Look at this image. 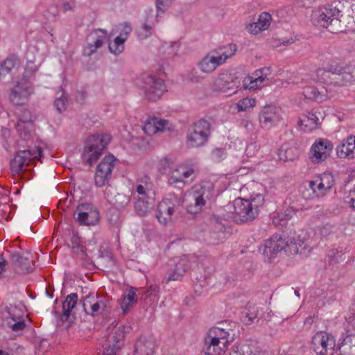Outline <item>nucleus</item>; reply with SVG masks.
<instances>
[{"instance_id":"1","label":"nucleus","mask_w":355,"mask_h":355,"mask_svg":"<svg viewBox=\"0 0 355 355\" xmlns=\"http://www.w3.org/2000/svg\"><path fill=\"white\" fill-rule=\"evenodd\" d=\"M315 80L327 85L343 87L355 81V67L343 68L337 63L327 65V69L318 68L315 71Z\"/></svg>"},{"instance_id":"2","label":"nucleus","mask_w":355,"mask_h":355,"mask_svg":"<svg viewBox=\"0 0 355 355\" xmlns=\"http://www.w3.org/2000/svg\"><path fill=\"white\" fill-rule=\"evenodd\" d=\"M340 11L336 7L323 6L313 12L311 21L315 26L328 29L332 33L343 31L339 19Z\"/></svg>"},{"instance_id":"3","label":"nucleus","mask_w":355,"mask_h":355,"mask_svg":"<svg viewBox=\"0 0 355 355\" xmlns=\"http://www.w3.org/2000/svg\"><path fill=\"white\" fill-rule=\"evenodd\" d=\"M109 135H92L87 139L82 154L83 162L88 165H92L101 156L103 150L110 141Z\"/></svg>"},{"instance_id":"4","label":"nucleus","mask_w":355,"mask_h":355,"mask_svg":"<svg viewBox=\"0 0 355 355\" xmlns=\"http://www.w3.org/2000/svg\"><path fill=\"white\" fill-rule=\"evenodd\" d=\"M125 327L120 325L118 327H109L101 342L104 349L103 355H116L117 351L123 345Z\"/></svg>"},{"instance_id":"5","label":"nucleus","mask_w":355,"mask_h":355,"mask_svg":"<svg viewBox=\"0 0 355 355\" xmlns=\"http://www.w3.org/2000/svg\"><path fill=\"white\" fill-rule=\"evenodd\" d=\"M184 200L181 196L169 194L168 197L164 198L159 202L156 212V218L159 223L163 225L172 221V216L182 206Z\"/></svg>"},{"instance_id":"6","label":"nucleus","mask_w":355,"mask_h":355,"mask_svg":"<svg viewBox=\"0 0 355 355\" xmlns=\"http://www.w3.org/2000/svg\"><path fill=\"white\" fill-rule=\"evenodd\" d=\"M210 134V123L205 119H200L193 123L192 130L187 136V144L189 148L202 146L207 143Z\"/></svg>"},{"instance_id":"7","label":"nucleus","mask_w":355,"mask_h":355,"mask_svg":"<svg viewBox=\"0 0 355 355\" xmlns=\"http://www.w3.org/2000/svg\"><path fill=\"white\" fill-rule=\"evenodd\" d=\"M140 80V87L149 101H157L166 91L164 80L156 76L144 73L141 76Z\"/></svg>"},{"instance_id":"8","label":"nucleus","mask_w":355,"mask_h":355,"mask_svg":"<svg viewBox=\"0 0 355 355\" xmlns=\"http://www.w3.org/2000/svg\"><path fill=\"white\" fill-rule=\"evenodd\" d=\"M42 148L37 150H19L15 157L10 161V169L13 174H19L26 171L25 167L40 160L42 157Z\"/></svg>"},{"instance_id":"9","label":"nucleus","mask_w":355,"mask_h":355,"mask_svg":"<svg viewBox=\"0 0 355 355\" xmlns=\"http://www.w3.org/2000/svg\"><path fill=\"white\" fill-rule=\"evenodd\" d=\"M73 216L77 221L83 225H95L100 218L98 210L92 203L80 204L76 207Z\"/></svg>"},{"instance_id":"10","label":"nucleus","mask_w":355,"mask_h":355,"mask_svg":"<svg viewBox=\"0 0 355 355\" xmlns=\"http://www.w3.org/2000/svg\"><path fill=\"white\" fill-rule=\"evenodd\" d=\"M33 92L28 78L24 76L10 89V101L16 105H23Z\"/></svg>"},{"instance_id":"11","label":"nucleus","mask_w":355,"mask_h":355,"mask_svg":"<svg viewBox=\"0 0 355 355\" xmlns=\"http://www.w3.org/2000/svg\"><path fill=\"white\" fill-rule=\"evenodd\" d=\"M116 159L112 155L105 156L98 164L94 180L96 187L105 185L110 180Z\"/></svg>"},{"instance_id":"12","label":"nucleus","mask_w":355,"mask_h":355,"mask_svg":"<svg viewBox=\"0 0 355 355\" xmlns=\"http://www.w3.org/2000/svg\"><path fill=\"white\" fill-rule=\"evenodd\" d=\"M132 195V191L130 190L127 192H117L110 184H107L104 190L105 198L117 210H123L129 205Z\"/></svg>"},{"instance_id":"13","label":"nucleus","mask_w":355,"mask_h":355,"mask_svg":"<svg viewBox=\"0 0 355 355\" xmlns=\"http://www.w3.org/2000/svg\"><path fill=\"white\" fill-rule=\"evenodd\" d=\"M283 250L287 251V241L279 234L273 235L259 247V252L268 260L275 257Z\"/></svg>"},{"instance_id":"14","label":"nucleus","mask_w":355,"mask_h":355,"mask_svg":"<svg viewBox=\"0 0 355 355\" xmlns=\"http://www.w3.org/2000/svg\"><path fill=\"white\" fill-rule=\"evenodd\" d=\"M233 206L236 220L240 222L252 221L258 216L256 208L252 207L249 200L237 198L234 201Z\"/></svg>"},{"instance_id":"15","label":"nucleus","mask_w":355,"mask_h":355,"mask_svg":"<svg viewBox=\"0 0 355 355\" xmlns=\"http://www.w3.org/2000/svg\"><path fill=\"white\" fill-rule=\"evenodd\" d=\"M214 185L210 182H202L199 185H195L191 189L192 198L195 202V207L198 212L205 206L206 200L212 197Z\"/></svg>"},{"instance_id":"16","label":"nucleus","mask_w":355,"mask_h":355,"mask_svg":"<svg viewBox=\"0 0 355 355\" xmlns=\"http://www.w3.org/2000/svg\"><path fill=\"white\" fill-rule=\"evenodd\" d=\"M240 86V80L235 76L229 72H223L219 74L214 82V87L216 90L231 95L234 94Z\"/></svg>"},{"instance_id":"17","label":"nucleus","mask_w":355,"mask_h":355,"mask_svg":"<svg viewBox=\"0 0 355 355\" xmlns=\"http://www.w3.org/2000/svg\"><path fill=\"white\" fill-rule=\"evenodd\" d=\"M312 344L318 355H327V351L336 346L334 336L324 331L318 332L312 338Z\"/></svg>"},{"instance_id":"18","label":"nucleus","mask_w":355,"mask_h":355,"mask_svg":"<svg viewBox=\"0 0 355 355\" xmlns=\"http://www.w3.org/2000/svg\"><path fill=\"white\" fill-rule=\"evenodd\" d=\"M10 259L17 273L26 274L33 271L34 261L30 253L21 254L19 252H13L10 255Z\"/></svg>"},{"instance_id":"19","label":"nucleus","mask_w":355,"mask_h":355,"mask_svg":"<svg viewBox=\"0 0 355 355\" xmlns=\"http://www.w3.org/2000/svg\"><path fill=\"white\" fill-rule=\"evenodd\" d=\"M107 33L104 29H95L87 37V45L83 49V55L90 56L101 47L106 40Z\"/></svg>"},{"instance_id":"20","label":"nucleus","mask_w":355,"mask_h":355,"mask_svg":"<svg viewBox=\"0 0 355 355\" xmlns=\"http://www.w3.org/2000/svg\"><path fill=\"white\" fill-rule=\"evenodd\" d=\"M333 145L329 141H320L315 143L310 150V159L313 163H320L329 157Z\"/></svg>"},{"instance_id":"21","label":"nucleus","mask_w":355,"mask_h":355,"mask_svg":"<svg viewBox=\"0 0 355 355\" xmlns=\"http://www.w3.org/2000/svg\"><path fill=\"white\" fill-rule=\"evenodd\" d=\"M324 118L323 112L312 110L302 114L298 121V123L304 130L311 131L318 128Z\"/></svg>"},{"instance_id":"22","label":"nucleus","mask_w":355,"mask_h":355,"mask_svg":"<svg viewBox=\"0 0 355 355\" xmlns=\"http://www.w3.org/2000/svg\"><path fill=\"white\" fill-rule=\"evenodd\" d=\"M169 121L168 120L158 119L157 117H149L144 125L143 130L148 135H153L158 132H164L170 130Z\"/></svg>"},{"instance_id":"23","label":"nucleus","mask_w":355,"mask_h":355,"mask_svg":"<svg viewBox=\"0 0 355 355\" xmlns=\"http://www.w3.org/2000/svg\"><path fill=\"white\" fill-rule=\"evenodd\" d=\"M278 120L277 109L275 105L263 107L259 114V122L264 128H271Z\"/></svg>"},{"instance_id":"24","label":"nucleus","mask_w":355,"mask_h":355,"mask_svg":"<svg viewBox=\"0 0 355 355\" xmlns=\"http://www.w3.org/2000/svg\"><path fill=\"white\" fill-rule=\"evenodd\" d=\"M78 300V294L76 293H71L66 297L65 300L62 302V313L60 314L56 310H54L53 313L56 317L60 318L62 323H64L69 320V318L72 313Z\"/></svg>"},{"instance_id":"25","label":"nucleus","mask_w":355,"mask_h":355,"mask_svg":"<svg viewBox=\"0 0 355 355\" xmlns=\"http://www.w3.org/2000/svg\"><path fill=\"white\" fill-rule=\"evenodd\" d=\"M336 153L340 158H355V135L344 139L336 147Z\"/></svg>"},{"instance_id":"26","label":"nucleus","mask_w":355,"mask_h":355,"mask_svg":"<svg viewBox=\"0 0 355 355\" xmlns=\"http://www.w3.org/2000/svg\"><path fill=\"white\" fill-rule=\"evenodd\" d=\"M190 267L191 263L188 257L187 256L182 257L176 262L174 269L166 279V282L170 281H180Z\"/></svg>"},{"instance_id":"27","label":"nucleus","mask_w":355,"mask_h":355,"mask_svg":"<svg viewBox=\"0 0 355 355\" xmlns=\"http://www.w3.org/2000/svg\"><path fill=\"white\" fill-rule=\"evenodd\" d=\"M209 226L211 232L210 241L213 244H217L222 241L225 237V225L218 218L212 217L209 219Z\"/></svg>"},{"instance_id":"28","label":"nucleus","mask_w":355,"mask_h":355,"mask_svg":"<svg viewBox=\"0 0 355 355\" xmlns=\"http://www.w3.org/2000/svg\"><path fill=\"white\" fill-rule=\"evenodd\" d=\"M228 340H216L205 338L202 352L206 355H222L227 349Z\"/></svg>"},{"instance_id":"29","label":"nucleus","mask_w":355,"mask_h":355,"mask_svg":"<svg viewBox=\"0 0 355 355\" xmlns=\"http://www.w3.org/2000/svg\"><path fill=\"white\" fill-rule=\"evenodd\" d=\"M154 342L146 336H140L135 344L134 355H152Z\"/></svg>"},{"instance_id":"30","label":"nucleus","mask_w":355,"mask_h":355,"mask_svg":"<svg viewBox=\"0 0 355 355\" xmlns=\"http://www.w3.org/2000/svg\"><path fill=\"white\" fill-rule=\"evenodd\" d=\"M134 208L136 213L141 216L146 215L154 206V199L150 197L135 198Z\"/></svg>"},{"instance_id":"31","label":"nucleus","mask_w":355,"mask_h":355,"mask_svg":"<svg viewBox=\"0 0 355 355\" xmlns=\"http://www.w3.org/2000/svg\"><path fill=\"white\" fill-rule=\"evenodd\" d=\"M271 19V15L268 12H262L257 22L248 26V30L253 34H257L259 31L266 30L268 28Z\"/></svg>"},{"instance_id":"32","label":"nucleus","mask_w":355,"mask_h":355,"mask_svg":"<svg viewBox=\"0 0 355 355\" xmlns=\"http://www.w3.org/2000/svg\"><path fill=\"white\" fill-rule=\"evenodd\" d=\"M219 60L217 56L211 55V53L205 55L199 62L198 67L200 69L206 73L213 72L219 65Z\"/></svg>"},{"instance_id":"33","label":"nucleus","mask_w":355,"mask_h":355,"mask_svg":"<svg viewBox=\"0 0 355 355\" xmlns=\"http://www.w3.org/2000/svg\"><path fill=\"white\" fill-rule=\"evenodd\" d=\"M307 250V245L303 240L297 238H291L287 241V251L291 254H304Z\"/></svg>"},{"instance_id":"34","label":"nucleus","mask_w":355,"mask_h":355,"mask_svg":"<svg viewBox=\"0 0 355 355\" xmlns=\"http://www.w3.org/2000/svg\"><path fill=\"white\" fill-rule=\"evenodd\" d=\"M20 66V60L16 56L6 58L0 65V74L6 76L14 69H17Z\"/></svg>"},{"instance_id":"35","label":"nucleus","mask_w":355,"mask_h":355,"mask_svg":"<svg viewBox=\"0 0 355 355\" xmlns=\"http://www.w3.org/2000/svg\"><path fill=\"white\" fill-rule=\"evenodd\" d=\"M279 155L280 159L284 162H292L295 160L299 157L300 151L298 148L295 146L288 147L286 146H282L279 150Z\"/></svg>"},{"instance_id":"36","label":"nucleus","mask_w":355,"mask_h":355,"mask_svg":"<svg viewBox=\"0 0 355 355\" xmlns=\"http://www.w3.org/2000/svg\"><path fill=\"white\" fill-rule=\"evenodd\" d=\"M302 94L306 98L315 101H322L327 98L326 94L313 86L304 87Z\"/></svg>"},{"instance_id":"37","label":"nucleus","mask_w":355,"mask_h":355,"mask_svg":"<svg viewBox=\"0 0 355 355\" xmlns=\"http://www.w3.org/2000/svg\"><path fill=\"white\" fill-rule=\"evenodd\" d=\"M155 24L150 17H146L141 26L137 29V35L139 40H145L153 33V26Z\"/></svg>"},{"instance_id":"38","label":"nucleus","mask_w":355,"mask_h":355,"mask_svg":"<svg viewBox=\"0 0 355 355\" xmlns=\"http://www.w3.org/2000/svg\"><path fill=\"white\" fill-rule=\"evenodd\" d=\"M266 77L263 75L255 78L251 76H247L243 80V87L245 89L254 90L261 87V85L263 83Z\"/></svg>"},{"instance_id":"39","label":"nucleus","mask_w":355,"mask_h":355,"mask_svg":"<svg viewBox=\"0 0 355 355\" xmlns=\"http://www.w3.org/2000/svg\"><path fill=\"white\" fill-rule=\"evenodd\" d=\"M33 122L21 123L17 122L15 125L17 131L23 140H28L31 137V132L33 129Z\"/></svg>"},{"instance_id":"40","label":"nucleus","mask_w":355,"mask_h":355,"mask_svg":"<svg viewBox=\"0 0 355 355\" xmlns=\"http://www.w3.org/2000/svg\"><path fill=\"white\" fill-rule=\"evenodd\" d=\"M5 311L10 315L12 320L15 322L14 323L8 322L7 323L8 327L9 328H10L12 331H15V332L22 331L26 327L25 320L24 319H21L19 321L17 322L16 318H15V315L11 313V309L9 306H6Z\"/></svg>"},{"instance_id":"41","label":"nucleus","mask_w":355,"mask_h":355,"mask_svg":"<svg viewBox=\"0 0 355 355\" xmlns=\"http://www.w3.org/2000/svg\"><path fill=\"white\" fill-rule=\"evenodd\" d=\"M229 332L220 327H214L209 329L206 338L216 340H228Z\"/></svg>"},{"instance_id":"42","label":"nucleus","mask_w":355,"mask_h":355,"mask_svg":"<svg viewBox=\"0 0 355 355\" xmlns=\"http://www.w3.org/2000/svg\"><path fill=\"white\" fill-rule=\"evenodd\" d=\"M137 301V295L134 288H132L127 295L124 296V298L121 303V309L123 311V313H126L130 308L132 306V304L136 303Z\"/></svg>"},{"instance_id":"43","label":"nucleus","mask_w":355,"mask_h":355,"mask_svg":"<svg viewBox=\"0 0 355 355\" xmlns=\"http://www.w3.org/2000/svg\"><path fill=\"white\" fill-rule=\"evenodd\" d=\"M225 51L219 55L217 56L219 60V63L223 64L227 59L234 55L236 51V46L234 44H230L224 46Z\"/></svg>"},{"instance_id":"44","label":"nucleus","mask_w":355,"mask_h":355,"mask_svg":"<svg viewBox=\"0 0 355 355\" xmlns=\"http://www.w3.org/2000/svg\"><path fill=\"white\" fill-rule=\"evenodd\" d=\"M71 247L76 253H84L85 247L81 244L80 238L78 233L73 232L70 237Z\"/></svg>"},{"instance_id":"45","label":"nucleus","mask_w":355,"mask_h":355,"mask_svg":"<svg viewBox=\"0 0 355 355\" xmlns=\"http://www.w3.org/2000/svg\"><path fill=\"white\" fill-rule=\"evenodd\" d=\"M255 104L254 98H244L236 103V108L239 112L248 111L250 108L254 107Z\"/></svg>"},{"instance_id":"46","label":"nucleus","mask_w":355,"mask_h":355,"mask_svg":"<svg viewBox=\"0 0 355 355\" xmlns=\"http://www.w3.org/2000/svg\"><path fill=\"white\" fill-rule=\"evenodd\" d=\"M99 298L98 295H94V293H89L83 299L80 300V303L82 304L83 309L85 312L88 311V308L89 309L94 302H95Z\"/></svg>"},{"instance_id":"47","label":"nucleus","mask_w":355,"mask_h":355,"mask_svg":"<svg viewBox=\"0 0 355 355\" xmlns=\"http://www.w3.org/2000/svg\"><path fill=\"white\" fill-rule=\"evenodd\" d=\"M320 182L322 183V186L326 187L329 191L335 184V180L332 174L331 173H323L321 176L318 177Z\"/></svg>"},{"instance_id":"48","label":"nucleus","mask_w":355,"mask_h":355,"mask_svg":"<svg viewBox=\"0 0 355 355\" xmlns=\"http://www.w3.org/2000/svg\"><path fill=\"white\" fill-rule=\"evenodd\" d=\"M264 202V197L261 193H257L251 196L250 203L252 205V208H256V210L257 211V215L259 214V208L263 206Z\"/></svg>"},{"instance_id":"49","label":"nucleus","mask_w":355,"mask_h":355,"mask_svg":"<svg viewBox=\"0 0 355 355\" xmlns=\"http://www.w3.org/2000/svg\"><path fill=\"white\" fill-rule=\"evenodd\" d=\"M168 175V183L173 184L182 182V176L180 174V167L172 168Z\"/></svg>"},{"instance_id":"50","label":"nucleus","mask_w":355,"mask_h":355,"mask_svg":"<svg viewBox=\"0 0 355 355\" xmlns=\"http://www.w3.org/2000/svg\"><path fill=\"white\" fill-rule=\"evenodd\" d=\"M16 114L18 118L17 122H21L23 123L26 122H33L31 112L27 109L21 108L16 112Z\"/></svg>"},{"instance_id":"51","label":"nucleus","mask_w":355,"mask_h":355,"mask_svg":"<svg viewBox=\"0 0 355 355\" xmlns=\"http://www.w3.org/2000/svg\"><path fill=\"white\" fill-rule=\"evenodd\" d=\"M173 162L168 158H164L159 162L158 169L163 174H168L172 170L171 165Z\"/></svg>"},{"instance_id":"52","label":"nucleus","mask_w":355,"mask_h":355,"mask_svg":"<svg viewBox=\"0 0 355 355\" xmlns=\"http://www.w3.org/2000/svg\"><path fill=\"white\" fill-rule=\"evenodd\" d=\"M173 0H156L155 5L157 9V17L159 16V13H164L166 12L169 7L171 6Z\"/></svg>"},{"instance_id":"53","label":"nucleus","mask_w":355,"mask_h":355,"mask_svg":"<svg viewBox=\"0 0 355 355\" xmlns=\"http://www.w3.org/2000/svg\"><path fill=\"white\" fill-rule=\"evenodd\" d=\"M68 100L64 94H62L60 97L56 98L54 101V105L57 110L61 113L67 109Z\"/></svg>"},{"instance_id":"54","label":"nucleus","mask_w":355,"mask_h":355,"mask_svg":"<svg viewBox=\"0 0 355 355\" xmlns=\"http://www.w3.org/2000/svg\"><path fill=\"white\" fill-rule=\"evenodd\" d=\"M240 355H261V352L257 350L254 346L250 345H243L241 347Z\"/></svg>"},{"instance_id":"55","label":"nucleus","mask_w":355,"mask_h":355,"mask_svg":"<svg viewBox=\"0 0 355 355\" xmlns=\"http://www.w3.org/2000/svg\"><path fill=\"white\" fill-rule=\"evenodd\" d=\"M355 335L350 334L347 335L343 340V342L339 345V346H343V351L344 352H346L347 349V346H353L355 347Z\"/></svg>"},{"instance_id":"56","label":"nucleus","mask_w":355,"mask_h":355,"mask_svg":"<svg viewBox=\"0 0 355 355\" xmlns=\"http://www.w3.org/2000/svg\"><path fill=\"white\" fill-rule=\"evenodd\" d=\"M101 304H103V302L98 299L92 304V306L89 309L88 308V311L85 312V313L92 316H95L98 313Z\"/></svg>"},{"instance_id":"57","label":"nucleus","mask_w":355,"mask_h":355,"mask_svg":"<svg viewBox=\"0 0 355 355\" xmlns=\"http://www.w3.org/2000/svg\"><path fill=\"white\" fill-rule=\"evenodd\" d=\"M137 183L143 184L146 190H150V191L153 190V184L150 178L148 175H146L141 177L137 180Z\"/></svg>"},{"instance_id":"58","label":"nucleus","mask_w":355,"mask_h":355,"mask_svg":"<svg viewBox=\"0 0 355 355\" xmlns=\"http://www.w3.org/2000/svg\"><path fill=\"white\" fill-rule=\"evenodd\" d=\"M317 178L315 180H310L308 182V188L311 191V192L308 195V196H306L304 193H303V196L304 198H313L314 197H317Z\"/></svg>"},{"instance_id":"59","label":"nucleus","mask_w":355,"mask_h":355,"mask_svg":"<svg viewBox=\"0 0 355 355\" xmlns=\"http://www.w3.org/2000/svg\"><path fill=\"white\" fill-rule=\"evenodd\" d=\"M6 352L9 354L19 355V352L23 351V347L16 343H12L5 348Z\"/></svg>"},{"instance_id":"60","label":"nucleus","mask_w":355,"mask_h":355,"mask_svg":"<svg viewBox=\"0 0 355 355\" xmlns=\"http://www.w3.org/2000/svg\"><path fill=\"white\" fill-rule=\"evenodd\" d=\"M136 191L138 193L137 198H146L149 197L148 194L150 192V190H146L143 184L137 183L136 186Z\"/></svg>"},{"instance_id":"61","label":"nucleus","mask_w":355,"mask_h":355,"mask_svg":"<svg viewBox=\"0 0 355 355\" xmlns=\"http://www.w3.org/2000/svg\"><path fill=\"white\" fill-rule=\"evenodd\" d=\"M316 186H317V189H316L317 197L324 196L329 192V191L327 189H326V187H324V186H322V182H320V180L318 178H317Z\"/></svg>"},{"instance_id":"62","label":"nucleus","mask_w":355,"mask_h":355,"mask_svg":"<svg viewBox=\"0 0 355 355\" xmlns=\"http://www.w3.org/2000/svg\"><path fill=\"white\" fill-rule=\"evenodd\" d=\"M131 31H132L131 26L128 23H125L123 25V29L121 30L119 35H122V37H125L127 40L128 37L130 35V33H131Z\"/></svg>"},{"instance_id":"63","label":"nucleus","mask_w":355,"mask_h":355,"mask_svg":"<svg viewBox=\"0 0 355 355\" xmlns=\"http://www.w3.org/2000/svg\"><path fill=\"white\" fill-rule=\"evenodd\" d=\"M338 351L340 355H355V347L347 346L346 352L343 351V346H338Z\"/></svg>"},{"instance_id":"64","label":"nucleus","mask_w":355,"mask_h":355,"mask_svg":"<svg viewBox=\"0 0 355 355\" xmlns=\"http://www.w3.org/2000/svg\"><path fill=\"white\" fill-rule=\"evenodd\" d=\"M109 49L111 53L115 55H118L123 51V47H120V46H118L115 43L113 42L109 44Z\"/></svg>"}]
</instances>
